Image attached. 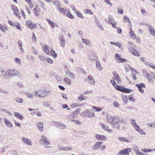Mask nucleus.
<instances>
[{
  "label": "nucleus",
  "instance_id": "obj_1",
  "mask_svg": "<svg viewBox=\"0 0 155 155\" xmlns=\"http://www.w3.org/2000/svg\"><path fill=\"white\" fill-rule=\"evenodd\" d=\"M143 73L146 74V75L145 76V77L147 78L149 82H153L152 79H154L155 81V73L151 72L150 74L146 70H143Z\"/></svg>",
  "mask_w": 155,
  "mask_h": 155
},
{
  "label": "nucleus",
  "instance_id": "obj_2",
  "mask_svg": "<svg viewBox=\"0 0 155 155\" xmlns=\"http://www.w3.org/2000/svg\"><path fill=\"white\" fill-rule=\"evenodd\" d=\"M120 120L119 117H114V119L111 123L113 128L120 129V127L119 123L120 122Z\"/></svg>",
  "mask_w": 155,
  "mask_h": 155
},
{
  "label": "nucleus",
  "instance_id": "obj_3",
  "mask_svg": "<svg viewBox=\"0 0 155 155\" xmlns=\"http://www.w3.org/2000/svg\"><path fill=\"white\" fill-rule=\"evenodd\" d=\"M41 143L43 145L47 146L45 147V148L47 149L51 147L48 146V145L50 144V142L47 137L44 135L42 136L41 137Z\"/></svg>",
  "mask_w": 155,
  "mask_h": 155
},
{
  "label": "nucleus",
  "instance_id": "obj_4",
  "mask_svg": "<svg viewBox=\"0 0 155 155\" xmlns=\"http://www.w3.org/2000/svg\"><path fill=\"white\" fill-rule=\"evenodd\" d=\"M18 71L16 70H10L7 71L4 76L5 78H8L11 76H15L17 74Z\"/></svg>",
  "mask_w": 155,
  "mask_h": 155
},
{
  "label": "nucleus",
  "instance_id": "obj_5",
  "mask_svg": "<svg viewBox=\"0 0 155 155\" xmlns=\"http://www.w3.org/2000/svg\"><path fill=\"white\" fill-rule=\"evenodd\" d=\"M132 150L130 148H127L120 151L117 155H129V153L131 152Z\"/></svg>",
  "mask_w": 155,
  "mask_h": 155
},
{
  "label": "nucleus",
  "instance_id": "obj_6",
  "mask_svg": "<svg viewBox=\"0 0 155 155\" xmlns=\"http://www.w3.org/2000/svg\"><path fill=\"white\" fill-rule=\"evenodd\" d=\"M26 24L27 26L31 29H34L37 27V25L35 24L32 23L31 21L30 20L27 21Z\"/></svg>",
  "mask_w": 155,
  "mask_h": 155
},
{
  "label": "nucleus",
  "instance_id": "obj_7",
  "mask_svg": "<svg viewBox=\"0 0 155 155\" xmlns=\"http://www.w3.org/2000/svg\"><path fill=\"white\" fill-rule=\"evenodd\" d=\"M115 58L118 63H122L125 62L127 60L125 58H122L120 56L119 54L116 53L115 55Z\"/></svg>",
  "mask_w": 155,
  "mask_h": 155
},
{
  "label": "nucleus",
  "instance_id": "obj_8",
  "mask_svg": "<svg viewBox=\"0 0 155 155\" xmlns=\"http://www.w3.org/2000/svg\"><path fill=\"white\" fill-rule=\"evenodd\" d=\"M21 140L25 144L29 146L32 145V143L31 140L27 138L22 137L21 138Z\"/></svg>",
  "mask_w": 155,
  "mask_h": 155
},
{
  "label": "nucleus",
  "instance_id": "obj_9",
  "mask_svg": "<svg viewBox=\"0 0 155 155\" xmlns=\"http://www.w3.org/2000/svg\"><path fill=\"white\" fill-rule=\"evenodd\" d=\"M54 124L55 126L61 129H64L66 127V126L64 124L61 122H54Z\"/></svg>",
  "mask_w": 155,
  "mask_h": 155
},
{
  "label": "nucleus",
  "instance_id": "obj_10",
  "mask_svg": "<svg viewBox=\"0 0 155 155\" xmlns=\"http://www.w3.org/2000/svg\"><path fill=\"white\" fill-rule=\"evenodd\" d=\"M97 57L96 54L94 53L91 52L89 55V58L91 62H93L94 61L97 60Z\"/></svg>",
  "mask_w": 155,
  "mask_h": 155
},
{
  "label": "nucleus",
  "instance_id": "obj_11",
  "mask_svg": "<svg viewBox=\"0 0 155 155\" xmlns=\"http://www.w3.org/2000/svg\"><path fill=\"white\" fill-rule=\"evenodd\" d=\"M3 120L5 125L8 128H10L12 127V124L7 118H4Z\"/></svg>",
  "mask_w": 155,
  "mask_h": 155
},
{
  "label": "nucleus",
  "instance_id": "obj_12",
  "mask_svg": "<svg viewBox=\"0 0 155 155\" xmlns=\"http://www.w3.org/2000/svg\"><path fill=\"white\" fill-rule=\"evenodd\" d=\"M147 25L148 26V28L150 34L153 36L155 37V30L154 28L152 25Z\"/></svg>",
  "mask_w": 155,
  "mask_h": 155
},
{
  "label": "nucleus",
  "instance_id": "obj_13",
  "mask_svg": "<svg viewBox=\"0 0 155 155\" xmlns=\"http://www.w3.org/2000/svg\"><path fill=\"white\" fill-rule=\"evenodd\" d=\"M113 74L114 80L116 81L117 83L118 84L120 83L121 82V81L120 80L119 75L117 74V73L115 71H114L113 73Z\"/></svg>",
  "mask_w": 155,
  "mask_h": 155
},
{
  "label": "nucleus",
  "instance_id": "obj_14",
  "mask_svg": "<svg viewBox=\"0 0 155 155\" xmlns=\"http://www.w3.org/2000/svg\"><path fill=\"white\" fill-rule=\"evenodd\" d=\"M102 144V142H97L92 147V149L93 150H96L99 149Z\"/></svg>",
  "mask_w": 155,
  "mask_h": 155
},
{
  "label": "nucleus",
  "instance_id": "obj_15",
  "mask_svg": "<svg viewBox=\"0 0 155 155\" xmlns=\"http://www.w3.org/2000/svg\"><path fill=\"white\" fill-rule=\"evenodd\" d=\"M65 74L67 75V76L71 78L74 79L75 78V74L69 71V69L65 71Z\"/></svg>",
  "mask_w": 155,
  "mask_h": 155
},
{
  "label": "nucleus",
  "instance_id": "obj_16",
  "mask_svg": "<svg viewBox=\"0 0 155 155\" xmlns=\"http://www.w3.org/2000/svg\"><path fill=\"white\" fill-rule=\"evenodd\" d=\"M12 9L14 12V14L18 16L19 18H20V16L19 15V11L16 7L14 5H12Z\"/></svg>",
  "mask_w": 155,
  "mask_h": 155
},
{
  "label": "nucleus",
  "instance_id": "obj_17",
  "mask_svg": "<svg viewBox=\"0 0 155 155\" xmlns=\"http://www.w3.org/2000/svg\"><path fill=\"white\" fill-rule=\"evenodd\" d=\"M59 38L61 46L63 47H64L65 45V40L64 36L62 35L61 37H59Z\"/></svg>",
  "mask_w": 155,
  "mask_h": 155
},
{
  "label": "nucleus",
  "instance_id": "obj_18",
  "mask_svg": "<svg viewBox=\"0 0 155 155\" xmlns=\"http://www.w3.org/2000/svg\"><path fill=\"white\" fill-rule=\"evenodd\" d=\"M95 137L98 140H106L107 139V137L103 135L96 134L95 135Z\"/></svg>",
  "mask_w": 155,
  "mask_h": 155
},
{
  "label": "nucleus",
  "instance_id": "obj_19",
  "mask_svg": "<svg viewBox=\"0 0 155 155\" xmlns=\"http://www.w3.org/2000/svg\"><path fill=\"white\" fill-rule=\"evenodd\" d=\"M87 80L88 81V82L91 84L92 85H94L95 84V81L94 80L93 78L90 76H88Z\"/></svg>",
  "mask_w": 155,
  "mask_h": 155
},
{
  "label": "nucleus",
  "instance_id": "obj_20",
  "mask_svg": "<svg viewBox=\"0 0 155 155\" xmlns=\"http://www.w3.org/2000/svg\"><path fill=\"white\" fill-rule=\"evenodd\" d=\"M14 115L17 118L21 120H22L23 119L24 117L22 116V115L19 113L15 112L14 113Z\"/></svg>",
  "mask_w": 155,
  "mask_h": 155
},
{
  "label": "nucleus",
  "instance_id": "obj_21",
  "mask_svg": "<svg viewBox=\"0 0 155 155\" xmlns=\"http://www.w3.org/2000/svg\"><path fill=\"white\" fill-rule=\"evenodd\" d=\"M101 126L102 128L104 130H106L110 132H111L112 131V130L109 129L108 126H106L104 124L102 123L101 124Z\"/></svg>",
  "mask_w": 155,
  "mask_h": 155
},
{
  "label": "nucleus",
  "instance_id": "obj_22",
  "mask_svg": "<svg viewBox=\"0 0 155 155\" xmlns=\"http://www.w3.org/2000/svg\"><path fill=\"white\" fill-rule=\"evenodd\" d=\"M135 129L137 131H138L141 134H146L145 132L144 131L143 129L140 128V127L139 126V127H137Z\"/></svg>",
  "mask_w": 155,
  "mask_h": 155
},
{
  "label": "nucleus",
  "instance_id": "obj_23",
  "mask_svg": "<svg viewBox=\"0 0 155 155\" xmlns=\"http://www.w3.org/2000/svg\"><path fill=\"white\" fill-rule=\"evenodd\" d=\"M96 68L99 70L101 71V70L102 69V67L101 66L100 62L98 60L96 61Z\"/></svg>",
  "mask_w": 155,
  "mask_h": 155
},
{
  "label": "nucleus",
  "instance_id": "obj_24",
  "mask_svg": "<svg viewBox=\"0 0 155 155\" xmlns=\"http://www.w3.org/2000/svg\"><path fill=\"white\" fill-rule=\"evenodd\" d=\"M49 47L47 45H45L44 47V52L47 54H48L50 52Z\"/></svg>",
  "mask_w": 155,
  "mask_h": 155
},
{
  "label": "nucleus",
  "instance_id": "obj_25",
  "mask_svg": "<svg viewBox=\"0 0 155 155\" xmlns=\"http://www.w3.org/2000/svg\"><path fill=\"white\" fill-rule=\"evenodd\" d=\"M114 119V117H112L110 116H108L106 118V121L108 123H111Z\"/></svg>",
  "mask_w": 155,
  "mask_h": 155
},
{
  "label": "nucleus",
  "instance_id": "obj_26",
  "mask_svg": "<svg viewBox=\"0 0 155 155\" xmlns=\"http://www.w3.org/2000/svg\"><path fill=\"white\" fill-rule=\"evenodd\" d=\"M37 126L38 130L41 131L43 130V124L42 122H40L37 124Z\"/></svg>",
  "mask_w": 155,
  "mask_h": 155
},
{
  "label": "nucleus",
  "instance_id": "obj_27",
  "mask_svg": "<svg viewBox=\"0 0 155 155\" xmlns=\"http://www.w3.org/2000/svg\"><path fill=\"white\" fill-rule=\"evenodd\" d=\"M131 123L133 127L135 129L137 127H139V125L137 124L134 120L131 119Z\"/></svg>",
  "mask_w": 155,
  "mask_h": 155
},
{
  "label": "nucleus",
  "instance_id": "obj_28",
  "mask_svg": "<svg viewBox=\"0 0 155 155\" xmlns=\"http://www.w3.org/2000/svg\"><path fill=\"white\" fill-rule=\"evenodd\" d=\"M15 101L16 102L19 104L22 103L24 101L23 99L18 97H15Z\"/></svg>",
  "mask_w": 155,
  "mask_h": 155
},
{
  "label": "nucleus",
  "instance_id": "obj_29",
  "mask_svg": "<svg viewBox=\"0 0 155 155\" xmlns=\"http://www.w3.org/2000/svg\"><path fill=\"white\" fill-rule=\"evenodd\" d=\"M69 12L70 10L68 9H67L66 11V12H67V17H68L71 19H74V17L71 13H70Z\"/></svg>",
  "mask_w": 155,
  "mask_h": 155
},
{
  "label": "nucleus",
  "instance_id": "obj_30",
  "mask_svg": "<svg viewBox=\"0 0 155 155\" xmlns=\"http://www.w3.org/2000/svg\"><path fill=\"white\" fill-rule=\"evenodd\" d=\"M122 92L126 93H130L132 91V90L124 87H122Z\"/></svg>",
  "mask_w": 155,
  "mask_h": 155
},
{
  "label": "nucleus",
  "instance_id": "obj_31",
  "mask_svg": "<svg viewBox=\"0 0 155 155\" xmlns=\"http://www.w3.org/2000/svg\"><path fill=\"white\" fill-rule=\"evenodd\" d=\"M129 44H130L132 46L131 47H129V49L130 51V52L131 53H132L133 51H135V50H136L134 47H133V43L132 42H129Z\"/></svg>",
  "mask_w": 155,
  "mask_h": 155
},
{
  "label": "nucleus",
  "instance_id": "obj_32",
  "mask_svg": "<svg viewBox=\"0 0 155 155\" xmlns=\"http://www.w3.org/2000/svg\"><path fill=\"white\" fill-rule=\"evenodd\" d=\"M82 41L83 43H85L86 45L89 46H90L91 45L90 41L88 40L83 38L82 39Z\"/></svg>",
  "mask_w": 155,
  "mask_h": 155
},
{
  "label": "nucleus",
  "instance_id": "obj_33",
  "mask_svg": "<svg viewBox=\"0 0 155 155\" xmlns=\"http://www.w3.org/2000/svg\"><path fill=\"white\" fill-rule=\"evenodd\" d=\"M81 111V109L79 108H78L73 113V118L75 117L77 114H79Z\"/></svg>",
  "mask_w": 155,
  "mask_h": 155
},
{
  "label": "nucleus",
  "instance_id": "obj_34",
  "mask_svg": "<svg viewBox=\"0 0 155 155\" xmlns=\"http://www.w3.org/2000/svg\"><path fill=\"white\" fill-rule=\"evenodd\" d=\"M46 19L52 28H54L55 27V24L53 22L48 18H46Z\"/></svg>",
  "mask_w": 155,
  "mask_h": 155
},
{
  "label": "nucleus",
  "instance_id": "obj_35",
  "mask_svg": "<svg viewBox=\"0 0 155 155\" xmlns=\"http://www.w3.org/2000/svg\"><path fill=\"white\" fill-rule=\"evenodd\" d=\"M63 81L68 85H70L71 84L70 80L67 77H65Z\"/></svg>",
  "mask_w": 155,
  "mask_h": 155
},
{
  "label": "nucleus",
  "instance_id": "obj_36",
  "mask_svg": "<svg viewBox=\"0 0 155 155\" xmlns=\"http://www.w3.org/2000/svg\"><path fill=\"white\" fill-rule=\"evenodd\" d=\"M51 54L53 56L54 58H55L57 56V54L55 52L54 50L52 48L50 51Z\"/></svg>",
  "mask_w": 155,
  "mask_h": 155
},
{
  "label": "nucleus",
  "instance_id": "obj_37",
  "mask_svg": "<svg viewBox=\"0 0 155 155\" xmlns=\"http://www.w3.org/2000/svg\"><path fill=\"white\" fill-rule=\"evenodd\" d=\"M39 8H36L33 9V12L34 14L37 16H38L39 15V14L38 13V10Z\"/></svg>",
  "mask_w": 155,
  "mask_h": 155
},
{
  "label": "nucleus",
  "instance_id": "obj_38",
  "mask_svg": "<svg viewBox=\"0 0 155 155\" xmlns=\"http://www.w3.org/2000/svg\"><path fill=\"white\" fill-rule=\"evenodd\" d=\"M141 151H143L144 152H145L146 153L150 152H152V151H155V149H150L146 148L142 149Z\"/></svg>",
  "mask_w": 155,
  "mask_h": 155
},
{
  "label": "nucleus",
  "instance_id": "obj_39",
  "mask_svg": "<svg viewBox=\"0 0 155 155\" xmlns=\"http://www.w3.org/2000/svg\"><path fill=\"white\" fill-rule=\"evenodd\" d=\"M54 5L56 6H58V8H59L61 7V4L60 2L57 0L54 1Z\"/></svg>",
  "mask_w": 155,
  "mask_h": 155
},
{
  "label": "nucleus",
  "instance_id": "obj_40",
  "mask_svg": "<svg viewBox=\"0 0 155 155\" xmlns=\"http://www.w3.org/2000/svg\"><path fill=\"white\" fill-rule=\"evenodd\" d=\"M89 113L87 114L88 117H93L95 116V114L93 111L88 110Z\"/></svg>",
  "mask_w": 155,
  "mask_h": 155
},
{
  "label": "nucleus",
  "instance_id": "obj_41",
  "mask_svg": "<svg viewBox=\"0 0 155 155\" xmlns=\"http://www.w3.org/2000/svg\"><path fill=\"white\" fill-rule=\"evenodd\" d=\"M119 140L121 142H129V141L125 137H119Z\"/></svg>",
  "mask_w": 155,
  "mask_h": 155
},
{
  "label": "nucleus",
  "instance_id": "obj_42",
  "mask_svg": "<svg viewBox=\"0 0 155 155\" xmlns=\"http://www.w3.org/2000/svg\"><path fill=\"white\" fill-rule=\"evenodd\" d=\"M43 106L46 107H49L50 106V103L48 101H43L42 102Z\"/></svg>",
  "mask_w": 155,
  "mask_h": 155
},
{
  "label": "nucleus",
  "instance_id": "obj_43",
  "mask_svg": "<svg viewBox=\"0 0 155 155\" xmlns=\"http://www.w3.org/2000/svg\"><path fill=\"white\" fill-rule=\"evenodd\" d=\"M35 94L37 96L43 97L41 91H36Z\"/></svg>",
  "mask_w": 155,
  "mask_h": 155
},
{
  "label": "nucleus",
  "instance_id": "obj_44",
  "mask_svg": "<svg viewBox=\"0 0 155 155\" xmlns=\"http://www.w3.org/2000/svg\"><path fill=\"white\" fill-rule=\"evenodd\" d=\"M122 99L124 104H126L128 102L127 97V96L126 95L123 96H122Z\"/></svg>",
  "mask_w": 155,
  "mask_h": 155
},
{
  "label": "nucleus",
  "instance_id": "obj_45",
  "mask_svg": "<svg viewBox=\"0 0 155 155\" xmlns=\"http://www.w3.org/2000/svg\"><path fill=\"white\" fill-rule=\"evenodd\" d=\"M95 23H96V25L98 27H100L101 28L103 29L101 27V25H100L99 21L97 18L95 19Z\"/></svg>",
  "mask_w": 155,
  "mask_h": 155
},
{
  "label": "nucleus",
  "instance_id": "obj_46",
  "mask_svg": "<svg viewBox=\"0 0 155 155\" xmlns=\"http://www.w3.org/2000/svg\"><path fill=\"white\" fill-rule=\"evenodd\" d=\"M92 109L96 111H100L102 109L101 108L98 107H96L95 106H93L92 107Z\"/></svg>",
  "mask_w": 155,
  "mask_h": 155
},
{
  "label": "nucleus",
  "instance_id": "obj_47",
  "mask_svg": "<svg viewBox=\"0 0 155 155\" xmlns=\"http://www.w3.org/2000/svg\"><path fill=\"white\" fill-rule=\"evenodd\" d=\"M84 96H83V94H81L79 97L78 99L79 101H82L83 100L86 99Z\"/></svg>",
  "mask_w": 155,
  "mask_h": 155
},
{
  "label": "nucleus",
  "instance_id": "obj_48",
  "mask_svg": "<svg viewBox=\"0 0 155 155\" xmlns=\"http://www.w3.org/2000/svg\"><path fill=\"white\" fill-rule=\"evenodd\" d=\"M147 127H153L154 128H155V122L148 123L147 124Z\"/></svg>",
  "mask_w": 155,
  "mask_h": 155
},
{
  "label": "nucleus",
  "instance_id": "obj_49",
  "mask_svg": "<svg viewBox=\"0 0 155 155\" xmlns=\"http://www.w3.org/2000/svg\"><path fill=\"white\" fill-rule=\"evenodd\" d=\"M88 113V110H87L86 111L82 113L81 115L84 117H88L87 114Z\"/></svg>",
  "mask_w": 155,
  "mask_h": 155
},
{
  "label": "nucleus",
  "instance_id": "obj_50",
  "mask_svg": "<svg viewBox=\"0 0 155 155\" xmlns=\"http://www.w3.org/2000/svg\"><path fill=\"white\" fill-rule=\"evenodd\" d=\"M132 54L133 55L137 56H139L140 55L139 52L137 51L136 50H135V51H133Z\"/></svg>",
  "mask_w": 155,
  "mask_h": 155
},
{
  "label": "nucleus",
  "instance_id": "obj_51",
  "mask_svg": "<svg viewBox=\"0 0 155 155\" xmlns=\"http://www.w3.org/2000/svg\"><path fill=\"white\" fill-rule=\"evenodd\" d=\"M28 110L29 111H32V112H31V114L32 116L34 115L36 113V111H35V109L29 108Z\"/></svg>",
  "mask_w": 155,
  "mask_h": 155
},
{
  "label": "nucleus",
  "instance_id": "obj_52",
  "mask_svg": "<svg viewBox=\"0 0 155 155\" xmlns=\"http://www.w3.org/2000/svg\"><path fill=\"white\" fill-rule=\"evenodd\" d=\"M108 19L109 21V22L110 23V22H112L114 20L113 17L111 15H109L108 17Z\"/></svg>",
  "mask_w": 155,
  "mask_h": 155
},
{
  "label": "nucleus",
  "instance_id": "obj_53",
  "mask_svg": "<svg viewBox=\"0 0 155 155\" xmlns=\"http://www.w3.org/2000/svg\"><path fill=\"white\" fill-rule=\"evenodd\" d=\"M15 62L18 64H20L21 63V60L20 59L18 58H15V60L14 61Z\"/></svg>",
  "mask_w": 155,
  "mask_h": 155
},
{
  "label": "nucleus",
  "instance_id": "obj_54",
  "mask_svg": "<svg viewBox=\"0 0 155 155\" xmlns=\"http://www.w3.org/2000/svg\"><path fill=\"white\" fill-rule=\"evenodd\" d=\"M135 85L137 87H143V88H145L146 87V86L145 85V84H144L142 83H140V84H136Z\"/></svg>",
  "mask_w": 155,
  "mask_h": 155
},
{
  "label": "nucleus",
  "instance_id": "obj_55",
  "mask_svg": "<svg viewBox=\"0 0 155 155\" xmlns=\"http://www.w3.org/2000/svg\"><path fill=\"white\" fill-rule=\"evenodd\" d=\"M31 39L33 42L36 43L37 41V39L35 36L34 33H33V36L32 37Z\"/></svg>",
  "mask_w": 155,
  "mask_h": 155
},
{
  "label": "nucleus",
  "instance_id": "obj_56",
  "mask_svg": "<svg viewBox=\"0 0 155 155\" xmlns=\"http://www.w3.org/2000/svg\"><path fill=\"white\" fill-rule=\"evenodd\" d=\"M126 19H127V20H128V22L129 23H130L131 25V21L130 20L129 18L127 17L126 16H124V17L123 18V21L124 22L126 21Z\"/></svg>",
  "mask_w": 155,
  "mask_h": 155
},
{
  "label": "nucleus",
  "instance_id": "obj_57",
  "mask_svg": "<svg viewBox=\"0 0 155 155\" xmlns=\"http://www.w3.org/2000/svg\"><path fill=\"white\" fill-rule=\"evenodd\" d=\"M15 26L17 29L20 30L21 31H22V29H21V27L20 26V25L19 23L18 22L16 24H15Z\"/></svg>",
  "mask_w": 155,
  "mask_h": 155
},
{
  "label": "nucleus",
  "instance_id": "obj_58",
  "mask_svg": "<svg viewBox=\"0 0 155 155\" xmlns=\"http://www.w3.org/2000/svg\"><path fill=\"white\" fill-rule=\"evenodd\" d=\"M78 17L80 18H84V16H83L82 15L79 11H77L76 13Z\"/></svg>",
  "mask_w": 155,
  "mask_h": 155
},
{
  "label": "nucleus",
  "instance_id": "obj_59",
  "mask_svg": "<svg viewBox=\"0 0 155 155\" xmlns=\"http://www.w3.org/2000/svg\"><path fill=\"white\" fill-rule=\"evenodd\" d=\"M38 58L41 61H45L47 59L46 58L41 55L38 56Z\"/></svg>",
  "mask_w": 155,
  "mask_h": 155
},
{
  "label": "nucleus",
  "instance_id": "obj_60",
  "mask_svg": "<svg viewBox=\"0 0 155 155\" xmlns=\"http://www.w3.org/2000/svg\"><path fill=\"white\" fill-rule=\"evenodd\" d=\"M110 24L114 28H117L116 25L117 22H116L114 21L112 22H110Z\"/></svg>",
  "mask_w": 155,
  "mask_h": 155
},
{
  "label": "nucleus",
  "instance_id": "obj_61",
  "mask_svg": "<svg viewBox=\"0 0 155 155\" xmlns=\"http://www.w3.org/2000/svg\"><path fill=\"white\" fill-rule=\"evenodd\" d=\"M45 93V94H42L43 97H45L49 93V92L48 91L46 90H44L42 93Z\"/></svg>",
  "mask_w": 155,
  "mask_h": 155
},
{
  "label": "nucleus",
  "instance_id": "obj_62",
  "mask_svg": "<svg viewBox=\"0 0 155 155\" xmlns=\"http://www.w3.org/2000/svg\"><path fill=\"white\" fill-rule=\"evenodd\" d=\"M113 105L115 107H117L119 106V104L117 101H114L113 102Z\"/></svg>",
  "mask_w": 155,
  "mask_h": 155
},
{
  "label": "nucleus",
  "instance_id": "obj_63",
  "mask_svg": "<svg viewBox=\"0 0 155 155\" xmlns=\"http://www.w3.org/2000/svg\"><path fill=\"white\" fill-rule=\"evenodd\" d=\"M116 90L118 91H120L122 92V87L120 86L117 85L115 87Z\"/></svg>",
  "mask_w": 155,
  "mask_h": 155
},
{
  "label": "nucleus",
  "instance_id": "obj_64",
  "mask_svg": "<svg viewBox=\"0 0 155 155\" xmlns=\"http://www.w3.org/2000/svg\"><path fill=\"white\" fill-rule=\"evenodd\" d=\"M117 12L120 14H123L124 12L122 8H117Z\"/></svg>",
  "mask_w": 155,
  "mask_h": 155
}]
</instances>
